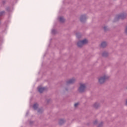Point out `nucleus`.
<instances>
[{"mask_svg": "<svg viewBox=\"0 0 127 127\" xmlns=\"http://www.w3.org/2000/svg\"><path fill=\"white\" fill-rule=\"evenodd\" d=\"M34 124V121H30L29 122V125H30V126H32V125H33Z\"/></svg>", "mask_w": 127, "mask_h": 127, "instance_id": "412c9836", "label": "nucleus"}, {"mask_svg": "<svg viewBox=\"0 0 127 127\" xmlns=\"http://www.w3.org/2000/svg\"><path fill=\"white\" fill-rule=\"evenodd\" d=\"M85 90H86V85L80 83V87L78 89L79 93H84V92H85Z\"/></svg>", "mask_w": 127, "mask_h": 127, "instance_id": "20e7f679", "label": "nucleus"}, {"mask_svg": "<svg viewBox=\"0 0 127 127\" xmlns=\"http://www.w3.org/2000/svg\"><path fill=\"white\" fill-rule=\"evenodd\" d=\"M2 2L3 4H4V3H5V0H3L2 1Z\"/></svg>", "mask_w": 127, "mask_h": 127, "instance_id": "393cba45", "label": "nucleus"}, {"mask_svg": "<svg viewBox=\"0 0 127 127\" xmlns=\"http://www.w3.org/2000/svg\"><path fill=\"white\" fill-rule=\"evenodd\" d=\"M125 33L126 34V35H127V26L125 28Z\"/></svg>", "mask_w": 127, "mask_h": 127, "instance_id": "b1692460", "label": "nucleus"}, {"mask_svg": "<svg viewBox=\"0 0 127 127\" xmlns=\"http://www.w3.org/2000/svg\"><path fill=\"white\" fill-rule=\"evenodd\" d=\"M127 17V13H122L118 15L117 17H116L113 21V22H117L119 21V19H125Z\"/></svg>", "mask_w": 127, "mask_h": 127, "instance_id": "f257e3e1", "label": "nucleus"}, {"mask_svg": "<svg viewBox=\"0 0 127 127\" xmlns=\"http://www.w3.org/2000/svg\"><path fill=\"white\" fill-rule=\"evenodd\" d=\"M87 43H88V40H87V39H84L82 40H80L78 41L77 43V45L78 47H79L80 48H81L82 46H83V45H85V44H87Z\"/></svg>", "mask_w": 127, "mask_h": 127, "instance_id": "f03ea898", "label": "nucleus"}, {"mask_svg": "<svg viewBox=\"0 0 127 127\" xmlns=\"http://www.w3.org/2000/svg\"><path fill=\"white\" fill-rule=\"evenodd\" d=\"M93 125H98V121L95 120V121L93 122Z\"/></svg>", "mask_w": 127, "mask_h": 127, "instance_id": "4be33fe9", "label": "nucleus"}, {"mask_svg": "<svg viewBox=\"0 0 127 127\" xmlns=\"http://www.w3.org/2000/svg\"><path fill=\"white\" fill-rule=\"evenodd\" d=\"M65 120L64 119H60L59 122V124L60 126H62V125H64L65 123Z\"/></svg>", "mask_w": 127, "mask_h": 127, "instance_id": "9d476101", "label": "nucleus"}, {"mask_svg": "<svg viewBox=\"0 0 127 127\" xmlns=\"http://www.w3.org/2000/svg\"><path fill=\"white\" fill-rule=\"evenodd\" d=\"M5 13V12L4 11H2L0 12V16H2V15H3V14H4Z\"/></svg>", "mask_w": 127, "mask_h": 127, "instance_id": "a211bd4d", "label": "nucleus"}, {"mask_svg": "<svg viewBox=\"0 0 127 127\" xmlns=\"http://www.w3.org/2000/svg\"><path fill=\"white\" fill-rule=\"evenodd\" d=\"M76 36L78 39H80L82 37V34L81 33L77 32L76 33Z\"/></svg>", "mask_w": 127, "mask_h": 127, "instance_id": "9b49d317", "label": "nucleus"}, {"mask_svg": "<svg viewBox=\"0 0 127 127\" xmlns=\"http://www.w3.org/2000/svg\"><path fill=\"white\" fill-rule=\"evenodd\" d=\"M108 56H109V54L108 53V52H104L102 53V57H103L107 58V57H108Z\"/></svg>", "mask_w": 127, "mask_h": 127, "instance_id": "ddd939ff", "label": "nucleus"}, {"mask_svg": "<svg viewBox=\"0 0 127 127\" xmlns=\"http://www.w3.org/2000/svg\"><path fill=\"white\" fill-rule=\"evenodd\" d=\"M87 20V16L86 14L81 15L80 18V21L82 23H84Z\"/></svg>", "mask_w": 127, "mask_h": 127, "instance_id": "39448f33", "label": "nucleus"}, {"mask_svg": "<svg viewBox=\"0 0 127 127\" xmlns=\"http://www.w3.org/2000/svg\"><path fill=\"white\" fill-rule=\"evenodd\" d=\"M5 9L7 11H8V12H10V7H6Z\"/></svg>", "mask_w": 127, "mask_h": 127, "instance_id": "f3484780", "label": "nucleus"}, {"mask_svg": "<svg viewBox=\"0 0 127 127\" xmlns=\"http://www.w3.org/2000/svg\"><path fill=\"white\" fill-rule=\"evenodd\" d=\"M75 81L76 80L75 78L70 79L66 81V85L67 86H68V85H73V84L75 83Z\"/></svg>", "mask_w": 127, "mask_h": 127, "instance_id": "423d86ee", "label": "nucleus"}, {"mask_svg": "<svg viewBox=\"0 0 127 127\" xmlns=\"http://www.w3.org/2000/svg\"><path fill=\"white\" fill-rule=\"evenodd\" d=\"M103 122H101L98 126L97 127H103Z\"/></svg>", "mask_w": 127, "mask_h": 127, "instance_id": "6ab92c4d", "label": "nucleus"}, {"mask_svg": "<svg viewBox=\"0 0 127 127\" xmlns=\"http://www.w3.org/2000/svg\"><path fill=\"white\" fill-rule=\"evenodd\" d=\"M108 79H109V76L104 75L103 76H101L98 78V82L101 85H102L104 84V83L106 82V80H108Z\"/></svg>", "mask_w": 127, "mask_h": 127, "instance_id": "7ed1b4c3", "label": "nucleus"}, {"mask_svg": "<svg viewBox=\"0 0 127 127\" xmlns=\"http://www.w3.org/2000/svg\"><path fill=\"white\" fill-rule=\"evenodd\" d=\"M28 114H29V112L28 111V112L26 113V116H27V115H28Z\"/></svg>", "mask_w": 127, "mask_h": 127, "instance_id": "bb28decb", "label": "nucleus"}, {"mask_svg": "<svg viewBox=\"0 0 127 127\" xmlns=\"http://www.w3.org/2000/svg\"><path fill=\"white\" fill-rule=\"evenodd\" d=\"M101 46L103 48H105L107 46V43L106 42H102L101 44Z\"/></svg>", "mask_w": 127, "mask_h": 127, "instance_id": "f8f14e48", "label": "nucleus"}, {"mask_svg": "<svg viewBox=\"0 0 127 127\" xmlns=\"http://www.w3.org/2000/svg\"><path fill=\"white\" fill-rule=\"evenodd\" d=\"M49 102H50V100H47V103H49Z\"/></svg>", "mask_w": 127, "mask_h": 127, "instance_id": "cd10ccee", "label": "nucleus"}, {"mask_svg": "<svg viewBox=\"0 0 127 127\" xmlns=\"http://www.w3.org/2000/svg\"><path fill=\"white\" fill-rule=\"evenodd\" d=\"M65 90L68 92V88H65Z\"/></svg>", "mask_w": 127, "mask_h": 127, "instance_id": "a878e982", "label": "nucleus"}, {"mask_svg": "<svg viewBox=\"0 0 127 127\" xmlns=\"http://www.w3.org/2000/svg\"><path fill=\"white\" fill-rule=\"evenodd\" d=\"M103 29L104 31H108V27H107V26H104Z\"/></svg>", "mask_w": 127, "mask_h": 127, "instance_id": "aec40b11", "label": "nucleus"}, {"mask_svg": "<svg viewBox=\"0 0 127 127\" xmlns=\"http://www.w3.org/2000/svg\"><path fill=\"white\" fill-rule=\"evenodd\" d=\"M52 34H56V33H57V32L56 31V30H55V29H54L52 30Z\"/></svg>", "mask_w": 127, "mask_h": 127, "instance_id": "dca6fc26", "label": "nucleus"}, {"mask_svg": "<svg viewBox=\"0 0 127 127\" xmlns=\"http://www.w3.org/2000/svg\"><path fill=\"white\" fill-rule=\"evenodd\" d=\"M79 103H76L74 104V107L75 108H77V107H78V106L79 105Z\"/></svg>", "mask_w": 127, "mask_h": 127, "instance_id": "5701e85b", "label": "nucleus"}, {"mask_svg": "<svg viewBox=\"0 0 127 127\" xmlns=\"http://www.w3.org/2000/svg\"><path fill=\"white\" fill-rule=\"evenodd\" d=\"M38 113L39 114H42L43 113V108H39L37 110Z\"/></svg>", "mask_w": 127, "mask_h": 127, "instance_id": "4468645a", "label": "nucleus"}, {"mask_svg": "<svg viewBox=\"0 0 127 127\" xmlns=\"http://www.w3.org/2000/svg\"><path fill=\"white\" fill-rule=\"evenodd\" d=\"M100 103H98L97 102L93 104V107L96 109V110H97V109L98 108H100Z\"/></svg>", "mask_w": 127, "mask_h": 127, "instance_id": "6e6552de", "label": "nucleus"}, {"mask_svg": "<svg viewBox=\"0 0 127 127\" xmlns=\"http://www.w3.org/2000/svg\"><path fill=\"white\" fill-rule=\"evenodd\" d=\"M60 22H62V23L64 22L65 19H64V18H63V17H60Z\"/></svg>", "mask_w": 127, "mask_h": 127, "instance_id": "2eb2a0df", "label": "nucleus"}, {"mask_svg": "<svg viewBox=\"0 0 127 127\" xmlns=\"http://www.w3.org/2000/svg\"><path fill=\"white\" fill-rule=\"evenodd\" d=\"M38 92L40 93V94H42L44 91H46L47 90V87H42L40 86L38 87Z\"/></svg>", "mask_w": 127, "mask_h": 127, "instance_id": "0eeeda50", "label": "nucleus"}, {"mask_svg": "<svg viewBox=\"0 0 127 127\" xmlns=\"http://www.w3.org/2000/svg\"><path fill=\"white\" fill-rule=\"evenodd\" d=\"M87 126H90V123H87Z\"/></svg>", "mask_w": 127, "mask_h": 127, "instance_id": "c85d7f7f", "label": "nucleus"}, {"mask_svg": "<svg viewBox=\"0 0 127 127\" xmlns=\"http://www.w3.org/2000/svg\"><path fill=\"white\" fill-rule=\"evenodd\" d=\"M39 107V105H38V103H35L33 106V109L35 110V111H36L38 109V107Z\"/></svg>", "mask_w": 127, "mask_h": 127, "instance_id": "1a4fd4ad", "label": "nucleus"}]
</instances>
